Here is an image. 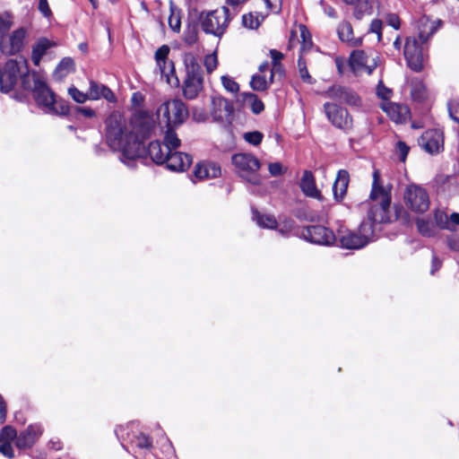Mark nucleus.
Returning <instances> with one entry per match:
<instances>
[{"label": "nucleus", "mask_w": 459, "mask_h": 459, "mask_svg": "<svg viewBox=\"0 0 459 459\" xmlns=\"http://www.w3.org/2000/svg\"><path fill=\"white\" fill-rule=\"evenodd\" d=\"M230 22V9L222 6L221 9L202 12L198 14V22L203 31L221 38Z\"/></svg>", "instance_id": "obj_4"}, {"label": "nucleus", "mask_w": 459, "mask_h": 459, "mask_svg": "<svg viewBox=\"0 0 459 459\" xmlns=\"http://www.w3.org/2000/svg\"><path fill=\"white\" fill-rule=\"evenodd\" d=\"M434 221L437 228L441 230H454V228L449 223L448 215L446 212L436 210L434 212Z\"/></svg>", "instance_id": "obj_38"}, {"label": "nucleus", "mask_w": 459, "mask_h": 459, "mask_svg": "<svg viewBox=\"0 0 459 459\" xmlns=\"http://www.w3.org/2000/svg\"><path fill=\"white\" fill-rule=\"evenodd\" d=\"M161 76L166 77L168 83L178 86L180 81L177 75L174 62L172 60L166 61L165 64L157 65Z\"/></svg>", "instance_id": "obj_28"}, {"label": "nucleus", "mask_w": 459, "mask_h": 459, "mask_svg": "<svg viewBox=\"0 0 459 459\" xmlns=\"http://www.w3.org/2000/svg\"><path fill=\"white\" fill-rule=\"evenodd\" d=\"M101 83H99L93 80L90 81V86L88 94L90 97V100H100V91L102 89Z\"/></svg>", "instance_id": "obj_52"}, {"label": "nucleus", "mask_w": 459, "mask_h": 459, "mask_svg": "<svg viewBox=\"0 0 459 459\" xmlns=\"http://www.w3.org/2000/svg\"><path fill=\"white\" fill-rule=\"evenodd\" d=\"M17 437L16 430L11 426H4L0 433L1 440H13Z\"/></svg>", "instance_id": "obj_55"}, {"label": "nucleus", "mask_w": 459, "mask_h": 459, "mask_svg": "<svg viewBox=\"0 0 459 459\" xmlns=\"http://www.w3.org/2000/svg\"><path fill=\"white\" fill-rule=\"evenodd\" d=\"M51 47L50 41L47 38L39 39L32 47L31 60L35 65H39L42 56Z\"/></svg>", "instance_id": "obj_29"}, {"label": "nucleus", "mask_w": 459, "mask_h": 459, "mask_svg": "<svg viewBox=\"0 0 459 459\" xmlns=\"http://www.w3.org/2000/svg\"><path fill=\"white\" fill-rule=\"evenodd\" d=\"M106 141L108 147L121 152L120 160L128 168H134L136 158L145 152V145L136 134L129 132L125 117L118 111L112 112L105 120Z\"/></svg>", "instance_id": "obj_2"}, {"label": "nucleus", "mask_w": 459, "mask_h": 459, "mask_svg": "<svg viewBox=\"0 0 459 459\" xmlns=\"http://www.w3.org/2000/svg\"><path fill=\"white\" fill-rule=\"evenodd\" d=\"M263 134L259 131L247 132L244 134V139L248 143L257 146L263 140Z\"/></svg>", "instance_id": "obj_51"}, {"label": "nucleus", "mask_w": 459, "mask_h": 459, "mask_svg": "<svg viewBox=\"0 0 459 459\" xmlns=\"http://www.w3.org/2000/svg\"><path fill=\"white\" fill-rule=\"evenodd\" d=\"M12 27V22L8 18L0 17V36L6 33Z\"/></svg>", "instance_id": "obj_62"}, {"label": "nucleus", "mask_w": 459, "mask_h": 459, "mask_svg": "<svg viewBox=\"0 0 459 459\" xmlns=\"http://www.w3.org/2000/svg\"><path fill=\"white\" fill-rule=\"evenodd\" d=\"M253 220L261 228L273 230L278 226L276 218L272 214L260 213L256 209L252 208Z\"/></svg>", "instance_id": "obj_30"}, {"label": "nucleus", "mask_w": 459, "mask_h": 459, "mask_svg": "<svg viewBox=\"0 0 459 459\" xmlns=\"http://www.w3.org/2000/svg\"><path fill=\"white\" fill-rule=\"evenodd\" d=\"M268 170L271 176L278 177L282 175L285 172V169H283L281 163L280 162H272L268 165Z\"/></svg>", "instance_id": "obj_57"}, {"label": "nucleus", "mask_w": 459, "mask_h": 459, "mask_svg": "<svg viewBox=\"0 0 459 459\" xmlns=\"http://www.w3.org/2000/svg\"><path fill=\"white\" fill-rule=\"evenodd\" d=\"M350 183V174L346 169H340L333 185V199L337 203L343 201Z\"/></svg>", "instance_id": "obj_21"}, {"label": "nucleus", "mask_w": 459, "mask_h": 459, "mask_svg": "<svg viewBox=\"0 0 459 459\" xmlns=\"http://www.w3.org/2000/svg\"><path fill=\"white\" fill-rule=\"evenodd\" d=\"M183 63L186 74L185 78L204 79V72L202 66L193 53H185L183 56Z\"/></svg>", "instance_id": "obj_22"}, {"label": "nucleus", "mask_w": 459, "mask_h": 459, "mask_svg": "<svg viewBox=\"0 0 459 459\" xmlns=\"http://www.w3.org/2000/svg\"><path fill=\"white\" fill-rule=\"evenodd\" d=\"M234 113L233 103L223 98L214 97L212 100V110L211 114L214 120L223 121L224 119L229 120Z\"/></svg>", "instance_id": "obj_16"}, {"label": "nucleus", "mask_w": 459, "mask_h": 459, "mask_svg": "<svg viewBox=\"0 0 459 459\" xmlns=\"http://www.w3.org/2000/svg\"><path fill=\"white\" fill-rule=\"evenodd\" d=\"M28 31L25 28H19L12 32L8 40H1L0 48L3 53L14 55L19 53L25 46Z\"/></svg>", "instance_id": "obj_14"}, {"label": "nucleus", "mask_w": 459, "mask_h": 459, "mask_svg": "<svg viewBox=\"0 0 459 459\" xmlns=\"http://www.w3.org/2000/svg\"><path fill=\"white\" fill-rule=\"evenodd\" d=\"M198 22H189L184 31V42L188 46H193L198 40Z\"/></svg>", "instance_id": "obj_33"}, {"label": "nucleus", "mask_w": 459, "mask_h": 459, "mask_svg": "<svg viewBox=\"0 0 459 459\" xmlns=\"http://www.w3.org/2000/svg\"><path fill=\"white\" fill-rule=\"evenodd\" d=\"M299 187L306 196L317 199L321 202L324 200L323 195L316 187L315 177L310 170H305L303 172Z\"/></svg>", "instance_id": "obj_20"}, {"label": "nucleus", "mask_w": 459, "mask_h": 459, "mask_svg": "<svg viewBox=\"0 0 459 459\" xmlns=\"http://www.w3.org/2000/svg\"><path fill=\"white\" fill-rule=\"evenodd\" d=\"M169 51H170V48L168 45H162L161 47H160L156 50L155 55H154L156 64L157 65H160V63L165 64L166 61H169V59L168 58V56H169Z\"/></svg>", "instance_id": "obj_47"}, {"label": "nucleus", "mask_w": 459, "mask_h": 459, "mask_svg": "<svg viewBox=\"0 0 459 459\" xmlns=\"http://www.w3.org/2000/svg\"><path fill=\"white\" fill-rule=\"evenodd\" d=\"M232 164L235 166L238 174L252 185L261 183L258 170L261 163L258 159L251 153H236L231 158Z\"/></svg>", "instance_id": "obj_6"}, {"label": "nucleus", "mask_w": 459, "mask_h": 459, "mask_svg": "<svg viewBox=\"0 0 459 459\" xmlns=\"http://www.w3.org/2000/svg\"><path fill=\"white\" fill-rule=\"evenodd\" d=\"M442 22L430 21L423 16L418 21V36L409 37L406 39L403 55L407 65L414 72L420 73L423 69L427 58L428 41L437 32Z\"/></svg>", "instance_id": "obj_3"}, {"label": "nucleus", "mask_w": 459, "mask_h": 459, "mask_svg": "<svg viewBox=\"0 0 459 459\" xmlns=\"http://www.w3.org/2000/svg\"><path fill=\"white\" fill-rule=\"evenodd\" d=\"M131 443L133 446L140 449L150 450L152 447V438L143 433L134 436L131 439Z\"/></svg>", "instance_id": "obj_40"}, {"label": "nucleus", "mask_w": 459, "mask_h": 459, "mask_svg": "<svg viewBox=\"0 0 459 459\" xmlns=\"http://www.w3.org/2000/svg\"><path fill=\"white\" fill-rule=\"evenodd\" d=\"M419 145L430 154H437L444 150V134L439 129L425 131L419 139Z\"/></svg>", "instance_id": "obj_13"}, {"label": "nucleus", "mask_w": 459, "mask_h": 459, "mask_svg": "<svg viewBox=\"0 0 459 459\" xmlns=\"http://www.w3.org/2000/svg\"><path fill=\"white\" fill-rule=\"evenodd\" d=\"M21 73L19 63L13 59L8 60L3 68L0 66V91L8 92L13 90Z\"/></svg>", "instance_id": "obj_12"}, {"label": "nucleus", "mask_w": 459, "mask_h": 459, "mask_svg": "<svg viewBox=\"0 0 459 459\" xmlns=\"http://www.w3.org/2000/svg\"><path fill=\"white\" fill-rule=\"evenodd\" d=\"M171 13L169 17V26L174 32H179L181 29V19L179 12L176 13L173 8L170 9Z\"/></svg>", "instance_id": "obj_46"}, {"label": "nucleus", "mask_w": 459, "mask_h": 459, "mask_svg": "<svg viewBox=\"0 0 459 459\" xmlns=\"http://www.w3.org/2000/svg\"><path fill=\"white\" fill-rule=\"evenodd\" d=\"M103 98L107 101L115 103L117 102V98L114 94V92L106 85H102V89L100 91V99Z\"/></svg>", "instance_id": "obj_58"}, {"label": "nucleus", "mask_w": 459, "mask_h": 459, "mask_svg": "<svg viewBox=\"0 0 459 459\" xmlns=\"http://www.w3.org/2000/svg\"><path fill=\"white\" fill-rule=\"evenodd\" d=\"M146 156H149L157 165H163L167 159V151L160 141H153L149 143L148 148L145 147V152L136 160Z\"/></svg>", "instance_id": "obj_23"}, {"label": "nucleus", "mask_w": 459, "mask_h": 459, "mask_svg": "<svg viewBox=\"0 0 459 459\" xmlns=\"http://www.w3.org/2000/svg\"><path fill=\"white\" fill-rule=\"evenodd\" d=\"M204 65L208 74H212L218 66V57L216 52L208 54L204 58Z\"/></svg>", "instance_id": "obj_45"}, {"label": "nucleus", "mask_w": 459, "mask_h": 459, "mask_svg": "<svg viewBox=\"0 0 459 459\" xmlns=\"http://www.w3.org/2000/svg\"><path fill=\"white\" fill-rule=\"evenodd\" d=\"M244 108H249L255 115H259L264 110L263 100L253 92H242L240 94Z\"/></svg>", "instance_id": "obj_27"}, {"label": "nucleus", "mask_w": 459, "mask_h": 459, "mask_svg": "<svg viewBox=\"0 0 459 459\" xmlns=\"http://www.w3.org/2000/svg\"><path fill=\"white\" fill-rule=\"evenodd\" d=\"M349 65L354 73L365 68L368 74H371L376 68L377 64L374 63L373 65H368V56L366 52L363 50L356 49L351 53L349 58Z\"/></svg>", "instance_id": "obj_24"}, {"label": "nucleus", "mask_w": 459, "mask_h": 459, "mask_svg": "<svg viewBox=\"0 0 459 459\" xmlns=\"http://www.w3.org/2000/svg\"><path fill=\"white\" fill-rule=\"evenodd\" d=\"M74 70V62L71 57H64L54 71V76L63 79Z\"/></svg>", "instance_id": "obj_31"}, {"label": "nucleus", "mask_w": 459, "mask_h": 459, "mask_svg": "<svg viewBox=\"0 0 459 459\" xmlns=\"http://www.w3.org/2000/svg\"><path fill=\"white\" fill-rule=\"evenodd\" d=\"M337 34L342 42L347 43L351 47H359L362 44L361 38L354 37L352 25L348 21H342L339 23Z\"/></svg>", "instance_id": "obj_25"}, {"label": "nucleus", "mask_w": 459, "mask_h": 459, "mask_svg": "<svg viewBox=\"0 0 459 459\" xmlns=\"http://www.w3.org/2000/svg\"><path fill=\"white\" fill-rule=\"evenodd\" d=\"M380 108L387 116L397 124L406 123L411 117V111L407 105L395 102H383Z\"/></svg>", "instance_id": "obj_17"}, {"label": "nucleus", "mask_w": 459, "mask_h": 459, "mask_svg": "<svg viewBox=\"0 0 459 459\" xmlns=\"http://www.w3.org/2000/svg\"><path fill=\"white\" fill-rule=\"evenodd\" d=\"M299 31L300 37L302 39L300 53H303L305 50L309 49L312 47L313 42L311 39V34L304 24L299 25Z\"/></svg>", "instance_id": "obj_42"}, {"label": "nucleus", "mask_w": 459, "mask_h": 459, "mask_svg": "<svg viewBox=\"0 0 459 459\" xmlns=\"http://www.w3.org/2000/svg\"><path fill=\"white\" fill-rule=\"evenodd\" d=\"M369 198L367 219L359 224L358 232L352 230H341L338 238L342 247L346 249H359L374 241L377 232L381 230L380 225L391 221L390 204L391 193L380 183L378 169L373 172V183Z\"/></svg>", "instance_id": "obj_1"}, {"label": "nucleus", "mask_w": 459, "mask_h": 459, "mask_svg": "<svg viewBox=\"0 0 459 459\" xmlns=\"http://www.w3.org/2000/svg\"><path fill=\"white\" fill-rule=\"evenodd\" d=\"M411 95L414 100L422 101L426 97V87L422 81L415 79L411 82Z\"/></svg>", "instance_id": "obj_36"}, {"label": "nucleus", "mask_w": 459, "mask_h": 459, "mask_svg": "<svg viewBox=\"0 0 459 459\" xmlns=\"http://www.w3.org/2000/svg\"><path fill=\"white\" fill-rule=\"evenodd\" d=\"M39 10L46 17H48L49 15H51V10L48 6V0H39Z\"/></svg>", "instance_id": "obj_64"}, {"label": "nucleus", "mask_w": 459, "mask_h": 459, "mask_svg": "<svg viewBox=\"0 0 459 459\" xmlns=\"http://www.w3.org/2000/svg\"><path fill=\"white\" fill-rule=\"evenodd\" d=\"M396 151L398 152L400 160L404 162L410 151V147L403 141L396 143Z\"/></svg>", "instance_id": "obj_56"}, {"label": "nucleus", "mask_w": 459, "mask_h": 459, "mask_svg": "<svg viewBox=\"0 0 459 459\" xmlns=\"http://www.w3.org/2000/svg\"><path fill=\"white\" fill-rule=\"evenodd\" d=\"M383 22L379 19H374L369 26L368 32L376 33L377 35L378 41H381L383 34H382Z\"/></svg>", "instance_id": "obj_53"}, {"label": "nucleus", "mask_w": 459, "mask_h": 459, "mask_svg": "<svg viewBox=\"0 0 459 459\" xmlns=\"http://www.w3.org/2000/svg\"><path fill=\"white\" fill-rule=\"evenodd\" d=\"M193 175L198 180L216 178L221 175V167L213 161L202 160L195 164Z\"/></svg>", "instance_id": "obj_19"}, {"label": "nucleus", "mask_w": 459, "mask_h": 459, "mask_svg": "<svg viewBox=\"0 0 459 459\" xmlns=\"http://www.w3.org/2000/svg\"><path fill=\"white\" fill-rule=\"evenodd\" d=\"M301 237L310 243L322 246H331L336 240L333 230L322 225L304 227L301 230Z\"/></svg>", "instance_id": "obj_11"}, {"label": "nucleus", "mask_w": 459, "mask_h": 459, "mask_svg": "<svg viewBox=\"0 0 459 459\" xmlns=\"http://www.w3.org/2000/svg\"><path fill=\"white\" fill-rule=\"evenodd\" d=\"M328 121L336 128L349 134L353 128V119L347 108L335 102H325L323 106Z\"/></svg>", "instance_id": "obj_8"}, {"label": "nucleus", "mask_w": 459, "mask_h": 459, "mask_svg": "<svg viewBox=\"0 0 459 459\" xmlns=\"http://www.w3.org/2000/svg\"><path fill=\"white\" fill-rule=\"evenodd\" d=\"M325 95L337 104H345L352 107L361 106V99L359 94L351 88L344 85L333 84L327 89Z\"/></svg>", "instance_id": "obj_10"}, {"label": "nucleus", "mask_w": 459, "mask_h": 459, "mask_svg": "<svg viewBox=\"0 0 459 459\" xmlns=\"http://www.w3.org/2000/svg\"><path fill=\"white\" fill-rule=\"evenodd\" d=\"M193 162L192 156L181 152H167L166 168L171 171H185Z\"/></svg>", "instance_id": "obj_15"}, {"label": "nucleus", "mask_w": 459, "mask_h": 459, "mask_svg": "<svg viewBox=\"0 0 459 459\" xmlns=\"http://www.w3.org/2000/svg\"><path fill=\"white\" fill-rule=\"evenodd\" d=\"M270 56L272 58V65L281 64V61L284 57L283 54L276 49L270 50Z\"/></svg>", "instance_id": "obj_63"}, {"label": "nucleus", "mask_w": 459, "mask_h": 459, "mask_svg": "<svg viewBox=\"0 0 459 459\" xmlns=\"http://www.w3.org/2000/svg\"><path fill=\"white\" fill-rule=\"evenodd\" d=\"M377 96L383 100L384 102H390L389 100L393 96V91L390 88H387L382 81H379L377 86Z\"/></svg>", "instance_id": "obj_43"}, {"label": "nucleus", "mask_w": 459, "mask_h": 459, "mask_svg": "<svg viewBox=\"0 0 459 459\" xmlns=\"http://www.w3.org/2000/svg\"><path fill=\"white\" fill-rule=\"evenodd\" d=\"M21 83L23 90L33 91L36 89V82H42L36 73L30 74L28 71L20 74Z\"/></svg>", "instance_id": "obj_34"}, {"label": "nucleus", "mask_w": 459, "mask_h": 459, "mask_svg": "<svg viewBox=\"0 0 459 459\" xmlns=\"http://www.w3.org/2000/svg\"><path fill=\"white\" fill-rule=\"evenodd\" d=\"M76 113V114H82L83 117H93L95 116V111L93 109H91V108H82V107H77V106H73V107H70V112L67 114H72V113Z\"/></svg>", "instance_id": "obj_54"}, {"label": "nucleus", "mask_w": 459, "mask_h": 459, "mask_svg": "<svg viewBox=\"0 0 459 459\" xmlns=\"http://www.w3.org/2000/svg\"><path fill=\"white\" fill-rule=\"evenodd\" d=\"M416 226L419 232L424 237H433L436 234V228L432 221L424 219H418Z\"/></svg>", "instance_id": "obj_37"}, {"label": "nucleus", "mask_w": 459, "mask_h": 459, "mask_svg": "<svg viewBox=\"0 0 459 459\" xmlns=\"http://www.w3.org/2000/svg\"><path fill=\"white\" fill-rule=\"evenodd\" d=\"M42 433L43 428L40 424H31L17 437L16 445L19 448H30Z\"/></svg>", "instance_id": "obj_18"}, {"label": "nucleus", "mask_w": 459, "mask_h": 459, "mask_svg": "<svg viewBox=\"0 0 459 459\" xmlns=\"http://www.w3.org/2000/svg\"><path fill=\"white\" fill-rule=\"evenodd\" d=\"M270 83L261 74H254L250 81V86L254 91H264L269 88Z\"/></svg>", "instance_id": "obj_41"}, {"label": "nucleus", "mask_w": 459, "mask_h": 459, "mask_svg": "<svg viewBox=\"0 0 459 459\" xmlns=\"http://www.w3.org/2000/svg\"><path fill=\"white\" fill-rule=\"evenodd\" d=\"M266 7L269 11L279 13L281 10V0H264Z\"/></svg>", "instance_id": "obj_59"}, {"label": "nucleus", "mask_w": 459, "mask_h": 459, "mask_svg": "<svg viewBox=\"0 0 459 459\" xmlns=\"http://www.w3.org/2000/svg\"><path fill=\"white\" fill-rule=\"evenodd\" d=\"M68 93L71 98L77 103H84L87 100H90L88 92L84 93L74 86H72L68 89Z\"/></svg>", "instance_id": "obj_48"}, {"label": "nucleus", "mask_w": 459, "mask_h": 459, "mask_svg": "<svg viewBox=\"0 0 459 459\" xmlns=\"http://www.w3.org/2000/svg\"><path fill=\"white\" fill-rule=\"evenodd\" d=\"M404 201L407 207L417 213L429 210L430 201L427 190L420 186L411 185L406 188Z\"/></svg>", "instance_id": "obj_9"}, {"label": "nucleus", "mask_w": 459, "mask_h": 459, "mask_svg": "<svg viewBox=\"0 0 459 459\" xmlns=\"http://www.w3.org/2000/svg\"><path fill=\"white\" fill-rule=\"evenodd\" d=\"M356 4L353 15L357 20L360 21L364 16L370 15L373 13V6L370 0H364Z\"/></svg>", "instance_id": "obj_35"}, {"label": "nucleus", "mask_w": 459, "mask_h": 459, "mask_svg": "<svg viewBox=\"0 0 459 459\" xmlns=\"http://www.w3.org/2000/svg\"><path fill=\"white\" fill-rule=\"evenodd\" d=\"M221 82L225 90L229 92L237 93L239 91L238 83L230 76H221Z\"/></svg>", "instance_id": "obj_49"}, {"label": "nucleus", "mask_w": 459, "mask_h": 459, "mask_svg": "<svg viewBox=\"0 0 459 459\" xmlns=\"http://www.w3.org/2000/svg\"><path fill=\"white\" fill-rule=\"evenodd\" d=\"M167 130L164 136V149L167 152L175 151L180 145V140L178 139L175 128L177 126H166Z\"/></svg>", "instance_id": "obj_32"}, {"label": "nucleus", "mask_w": 459, "mask_h": 459, "mask_svg": "<svg viewBox=\"0 0 459 459\" xmlns=\"http://www.w3.org/2000/svg\"><path fill=\"white\" fill-rule=\"evenodd\" d=\"M449 117L459 124V100H452L447 102Z\"/></svg>", "instance_id": "obj_50"}, {"label": "nucleus", "mask_w": 459, "mask_h": 459, "mask_svg": "<svg viewBox=\"0 0 459 459\" xmlns=\"http://www.w3.org/2000/svg\"><path fill=\"white\" fill-rule=\"evenodd\" d=\"M388 25L393 27L394 30H399L401 26L400 18L394 13H390L386 17Z\"/></svg>", "instance_id": "obj_61"}, {"label": "nucleus", "mask_w": 459, "mask_h": 459, "mask_svg": "<svg viewBox=\"0 0 459 459\" xmlns=\"http://www.w3.org/2000/svg\"><path fill=\"white\" fill-rule=\"evenodd\" d=\"M261 23L258 16H255L252 13L242 16V24L244 27L254 30L257 29Z\"/></svg>", "instance_id": "obj_44"}, {"label": "nucleus", "mask_w": 459, "mask_h": 459, "mask_svg": "<svg viewBox=\"0 0 459 459\" xmlns=\"http://www.w3.org/2000/svg\"><path fill=\"white\" fill-rule=\"evenodd\" d=\"M158 114L166 126H179L189 115L186 105L178 99L163 102L158 108Z\"/></svg>", "instance_id": "obj_7"}, {"label": "nucleus", "mask_w": 459, "mask_h": 459, "mask_svg": "<svg viewBox=\"0 0 459 459\" xmlns=\"http://www.w3.org/2000/svg\"><path fill=\"white\" fill-rule=\"evenodd\" d=\"M0 453L8 458H13L14 456L13 446L9 442H4L0 445Z\"/></svg>", "instance_id": "obj_60"}, {"label": "nucleus", "mask_w": 459, "mask_h": 459, "mask_svg": "<svg viewBox=\"0 0 459 459\" xmlns=\"http://www.w3.org/2000/svg\"><path fill=\"white\" fill-rule=\"evenodd\" d=\"M298 68H299V76L304 82H307L308 84L315 83V80L312 78V76L308 73L307 66V61L304 59L302 53H299V56Z\"/></svg>", "instance_id": "obj_39"}, {"label": "nucleus", "mask_w": 459, "mask_h": 459, "mask_svg": "<svg viewBox=\"0 0 459 459\" xmlns=\"http://www.w3.org/2000/svg\"><path fill=\"white\" fill-rule=\"evenodd\" d=\"M204 89V79L184 78L182 83L183 96L187 100H195Z\"/></svg>", "instance_id": "obj_26"}, {"label": "nucleus", "mask_w": 459, "mask_h": 459, "mask_svg": "<svg viewBox=\"0 0 459 459\" xmlns=\"http://www.w3.org/2000/svg\"><path fill=\"white\" fill-rule=\"evenodd\" d=\"M33 97L37 104L44 107L48 113L66 116L70 112L68 102L62 99L57 100L56 94L44 81L36 82Z\"/></svg>", "instance_id": "obj_5"}]
</instances>
